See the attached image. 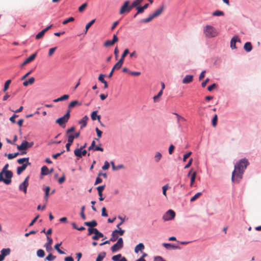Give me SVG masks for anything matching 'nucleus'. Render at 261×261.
<instances>
[{
    "instance_id": "nucleus-1",
    "label": "nucleus",
    "mask_w": 261,
    "mask_h": 261,
    "mask_svg": "<svg viewBox=\"0 0 261 261\" xmlns=\"http://www.w3.org/2000/svg\"><path fill=\"white\" fill-rule=\"evenodd\" d=\"M9 164H6L0 172V182H4L8 185L11 182V178L13 173L12 171L8 170Z\"/></svg>"
},
{
    "instance_id": "nucleus-2",
    "label": "nucleus",
    "mask_w": 261,
    "mask_h": 261,
    "mask_svg": "<svg viewBox=\"0 0 261 261\" xmlns=\"http://www.w3.org/2000/svg\"><path fill=\"white\" fill-rule=\"evenodd\" d=\"M249 165L248 160L243 158L237 162L234 165V169L232 172V179H234V174L236 171L244 172L247 166Z\"/></svg>"
},
{
    "instance_id": "nucleus-3",
    "label": "nucleus",
    "mask_w": 261,
    "mask_h": 261,
    "mask_svg": "<svg viewBox=\"0 0 261 261\" xmlns=\"http://www.w3.org/2000/svg\"><path fill=\"white\" fill-rule=\"evenodd\" d=\"M203 31L205 36L208 38L215 37L219 34L217 30L211 25H206L204 27Z\"/></svg>"
},
{
    "instance_id": "nucleus-4",
    "label": "nucleus",
    "mask_w": 261,
    "mask_h": 261,
    "mask_svg": "<svg viewBox=\"0 0 261 261\" xmlns=\"http://www.w3.org/2000/svg\"><path fill=\"white\" fill-rule=\"evenodd\" d=\"M124 232H125L124 230H117V229L114 230L112 233L111 238L110 239V240L106 241L105 242L100 243L99 244L100 246H102L105 244H110V242H115L117 240V237L116 236H115V233L116 232H119V235L123 236Z\"/></svg>"
},
{
    "instance_id": "nucleus-5",
    "label": "nucleus",
    "mask_w": 261,
    "mask_h": 261,
    "mask_svg": "<svg viewBox=\"0 0 261 261\" xmlns=\"http://www.w3.org/2000/svg\"><path fill=\"white\" fill-rule=\"evenodd\" d=\"M132 8H133V7H132V4L130 5V1H126L124 2L120 9L119 14L122 15L125 13H128Z\"/></svg>"
},
{
    "instance_id": "nucleus-6",
    "label": "nucleus",
    "mask_w": 261,
    "mask_h": 261,
    "mask_svg": "<svg viewBox=\"0 0 261 261\" xmlns=\"http://www.w3.org/2000/svg\"><path fill=\"white\" fill-rule=\"evenodd\" d=\"M123 247V240L122 238H119L117 242L114 245H113L111 248V250L112 252H116L121 249H122Z\"/></svg>"
},
{
    "instance_id": "nucleus-7",
    "label": "nucleus",
    "mask_w": 261,
    "mask_h": 261,
    "mask_svg": "<svg viewBox=\"0 0 261 261\" xmlns=\"http://www.w3.org/2000/svg\"><path fill=\"white\" fill-rule=\"evenodd\" d=\"M70 118V115L68 114H65L63 116L57 119L56 120V123L59 124L60 126L62 127H65V124L67 123Z\"/></svg>"
},
{
    "instance_id": "nucleus-8",
    "label": "nucleus",
    "mask_w": 261,
    "mask_h": 261,
    "mask_svg": "<svg viewBox=\"0 0 261 261\" xmlns=\"http://www.w3.org/2000/svg\"><path fill=\"white\" fill-rule=\"evenodd\" d=\"M175 217V213L172 210H168L163 216V219L165 221L173 220Z\"/></svg>"
},
{
    "instance_id": "nucleus-9",
    "label": "nucleus",
    "mask_w": 261,
    "mask_h": 261,
    "mask_svg": "<svg viewBox=\"0 0 261 261\" xmlns=\"http://www.w3.org/2000/svg\"><path fill=\"white\" fill-rule=\"evenodd\" d=\"M244 172L236 171L234 174V179H232V175H231V180L232 182L239 184L243 178V175Z\"/></svg>"
},
{
    "instance_id": "nucleus-10",
    "label": "nucleus",
    "mask_w": 261,
    "mask_h": 261,
    "mask_svg": "<svg viewBox=\"0 0 261 261\" xmlns=\"http://www.w3.org/2000/svg\"><path fill=\"white\" fill-rule=\"evenodd\" d=\"M29 178V176H27L24 180L19 185V190L20 191H23L24 193H27V187L29 186L28 179Z\"/></svg>"
},
{
    "instance_id": "nucleus-11",
    "label": "nucleus",
    "mask_w": 261,
    "mask_h": 261,
    "mask_svg": "<svg viewBox=\"0 0 261 261\" xmlns=\"http://www.w3.org/2000/svg\"><path fill=\"white\" fill-rule=\"evenodd\" d=\"M47 242H46L44 246L47 252H50L53 249L52 247H51V246L52 243H53V239L47 236Z\"/></svg>"
},
{
    "instance_id": "nucleus-12",
    "label": "nucleus",
    "mask_w": 261,
    "mask_h": 261,
    "mask_svg": "<svg viewBox=\"0 0 261 261\" xmlns=\"http://www.w3.org/2000/svg\"><path fill=\"white\" fill-rule=\"evenodd\" d=\"M173 114L175 115L177 117V122L178 127H181L182 123L186 121V119L176 113H173Z\"/></svg>"
},
{
    "instance_id": "nucleus-13",
    "label": "nucleus",
    "mask_w": 261,
    "mask_h": 261,
    "mask_svg": "<svg viewBox=\"0 0 261 261\" xmlns=\"http://www.w3.org/2000/svg\"><path fill=\"white\" fill-rule=\"evenodd\" d=\"M165 6L164 4H162L161 5H160V7L152 14L154 18H155L160 16L163 12Z\"/></svg>"
},
{
    "instance_id": "nucleus-14",
    "label": "nucleus",
    "mask_w": 261,
    "mask_h": 261,
    "mask_svg": "<svg viewBox=\"0 0 261 261\" xmlns=\"http://www.w3.org/2000/svg\"><path fill=\"white\" fill-rule=\"evenodd\" d=\"M162 245L165 248H166L167 249H181V247H179V246H178L177 245H175V244H170V243H163Z\"/></svg>"
},
{
    "instance_id": "nucleus-15",
    "label": "nucleus",
    "mask_w": 261,
    "mask_h": 261,
    "mask_svg": "<svg viewBox=\"0 0 261 261\" xmlns=\"http://www.w3.org/2000/svg\"><path fill=\"white\" fill-rule=\"evenodd\" d=\"M29 142L25 140L22 142L21 144L19 145H17V148L19 150H25L28 149Z\"/></svg>"
},
{
    "instance_id": "nucleus-16",
    "label": "nucleus",
    "mask_w": 261,
    "mask_h": 261,
    "mask_svg": "<svg viewBox=\"0 0 261 261\" xmlns=\"http://www.w3.org/2000/svg\"><path fill=\"white\" fill-rule=\"evenodd\" d=\"M36 56H37V53H34V54H32V55H31L29 57H28V58H27L25 60V61L22 64L21 66H23L25 65L26 64H28L29 63L33 61L35 59Z\"/></svg>"
},
{
    "instance_id": "nucleus-17",
    "label": "nucleus",
    "mask_w": 261,
    "mask_h": 261,
    "mask_svg": "<svg viewBox=\"0 0 261 261\" xmlns=\"http://www.w3.org/2000/svg\"><path fill=\"white\" fill-rule=\"evenodd\" d=\"M88 119L89 117L87 115H85L79 121V123L81 124V129H83L84 127L86 126L87 124V122Z\"/></svg>"
},
{
    "instance_id": "nucleus-18",
    "label": "nucleus",
    "mask_w": 261,
    "mask_h": 261,
    "mask_svg": "<svg viewBox=\"0 0 261 261\" xmlns=\"http://www.w3.org/2000/svg\"><path fill=\"white\" fill-rule=\"evenodd\" d=\"M237 41H240V40L237 36H235L232 38L230 41V47L232 49L237 48L236 43Z\"/></svg>"
},
{
    "instance_id": "nucleus-19",
    "label": "nucleus",
    "mask_w": 261,
    "mask_h": 261,
    "mask_svg": "<svg viewBox=\"0 0 261 261\" xmlns=\"http://www.w3.org/2000/svg\"><path fill=\"white\" fill-rule=\"evenodd\" d=\"M193 80V75H186L183 79L182 82L183 84H189L192 82Z\"/></svg>"
},
{
    "instance_id": "nucleus-20",
    "label": "nucleus",
    "mask_w": 261,
    "mask_h": 261,
    "mask_svg": "<svg viewBox=\"0 0 261 261\" xmlns=\"http://www.w3.org/2000/svg\"><path fill=\"white\" fill-rule=\"evenodd\" d=\"M73 137L72 136H68V142L66 144V148L67 151H70V146L73 142Z\"/></svg>"
},
{
    "instance_id": "nucleus-21",
    "label": "nucleus",
    "mask_w": 261,
    "mask_h": 261,
    "mask_svg": "<svg viewBox=\"0 0 261 261\" xmlns=\"http://www.w3.org/2000/svg\"><path fill=\"white\" fill-rule=\"evenodd\" d=\"M84 225L89 226V227L94 228V227L97 225V223L96 220H93L90 222H84Z\"/></svg>"
},
{
    "instance_id": "nucleus-22",
    "label": "nucleus",
    "mask_w": 261,
    "mask_h": 261,
    "mask_svg": "<svg viewBox=\"0 0 261 261\" xmlns=\"http://www.w3.org/2000/svg\"><path fill=\"white\" fill-rule=\"evenodd\" d=\"M103 234L97 229V231L95 232L94 236L92 237V239L94 240H98L100 238L103 237Z\"/></svg>"
},
{
    "instance_id": "nucleus-23",
    "label": "nucleus",
    "mask_w": 261,
    "mask_h": 261,
    "mask_svg": "<svg viewBox=\"0 0 261 261\" xmlns=\"http://www.w3.org/2000/svg\"><path fill=\"white\" fill-rule=\"evenodd\" d=\"M244 48L247 52H250L252 49V45L250 42H247L244 45Z\"/></svg>"
},
{
    "instance_id": "nucleus-24",
    "label": "nucleus",
    "mask_w": 261,
    "mask_h": 261,
    "mask_svg": "<svg viewBox=\"0 0 261 261\" xmlns=\"http://www.w3.org/2000/svg\"><path fill=\"white\" fill-rule=\"evenodd\" d=\"M144 245L143 243H140L139 244H138L135 248V253H137L139 251H142L143 249H144Z\"/></svg>"
},
{
    "instance_id": "nucleus-25",
    "label": "nucleus",
    "mask_w": 261,
    "mask_h": 261,
    "mask_svg": "<svg viewBox=\"0 0 261 261\" xmlns=\"http://www.w3.org/2000/svg\"><path fill=\"white\" fill-rule=\"evenodd\" d=\"M35 82V78L33 77H31L29 78L28 80L25 81L23 83V85L25 87L28 86L29 85L33 84Z\"/></svg>"
},
{
    "instance_id": "nucleus-26",
    "label": "nucleus",
    "mask_w": 261,
    "mask_h": 261,
    "mask_svg": "<svg viewBox=\"0 0 261 261\" xmlns=\"http://www.w3.org/2000/svg\"><path fill=\"white\" fill-rule=\"evenodd\" d=\"M97 111H93L91 115V119L93 120H95L96 119H98L99 122H100V116L97 115Z\"/></svg>"
},
{
    "instance_id": "nucleus-27",
    "label": "nucleus",
    "mask_w": 261,
    "mask_h": 261,
    "mask_svg": "<svg viewBox=\"0 0 261 261\" xmlns=\"http://www.w3.org/2000/svg\"><path fill=\"white\" fill-rule=\"evenodd\" d=\"M69 95L65 94V95L62 96L61 97H60L59 98H58L57 99H54L53 100V101L54 102H58L59 101L67 100V99H68L69 98Z\"/></svg>"
},
{
    "instance_id": "nucleus-28",
    "label": "nucleus",
    "mask_w": 261,
    "mask_h": 261,
    "mask_svg": "<svg viewBox=\"0 0 261 261\" xmlns=\"http://www.w3.org/2000/svg\"><path fill=\"white\" fill-rule=\"evenodd\" d=\"M11 250L10 248H4L1 251L2 256L5 258V256L10 254Z\"/></svg>"
},
{
    "instance_id": "nucleus-29",
    "label": "nucleus",
    "mask_w": 261,
    "mask_h": 261,
    "mask_svg": "<svg viewBox=\"0 0 261 261\" xmlns=\"http://www.w3.org/2000/svg\"><path fill=\"white\" fill-rule=\"evenodd\" d=\"M106 253L105 251L100 252L96 258V261H102L106 257Z\"/></svg>"
},
{
    "instance_id": "nucleus-30",
    "label": "nucleus",
    "mask_w": 261,
    "mask_h": 261,
    "mask_svg": "<svg viewBox=\"0 0 261 261\" xmlns=\"http://www.w3.org/2000/svg\"><path fill=\"white\" fill-rule=\"evenodd\" d=\"M153 18H154L151 14L147 18L141 20L140 22L141 23H148V22L151 21Z\"/></svg>"
},
{
    "instance_id": "nucleus-31",
    "label": "nucleus",
    "mask_w": 261,
    "mask_h": 261,
    "mask_svg": "<svg viewBox=\"0 0 261 261\" xmlns=\"http://www.w3.org/2000/svg\"><path fill=\"white\" fill-rule=\"evenodd\" d=\"M123 62L124 61L123 60V59H120V60L118 61V62L117 63H116V64L114 66L113 68L114 69H120L123 63Z\"/></svg>"
},
{
    "instance_id": "nucleus-32",
    "label": "nucleus",
    "mask_w": 261,
    "mask_h": 261,
    "mask_svg": "<svg viewBox=\"0 0 261 261\" xmlns=\"http://www.w3.org/2000/svg\"><path fill=\"white\" fill-rule=\"evenodd\" d=\"M162 157V154L160 152H156L155 153V155L154 156V161L156 163H158L161 160Z\"/></svg>"
},
{
    "instance_id": "nucleus-33",
    "label": "nucleus",
    "mask_w": 261,
    "mask_h": 261,
    "mask_svg": "<svg viewBox=\"0 0 261 261\" xmlns=\"http://www.w3.org/2000/svg\"><path fill=\"white\" fill-rule=\"evenodd\" d=\"M41 174L42 175H46L49 174V170L46 166H43L41 168Z\"/></svg>"
},
{
    "instance_id": "nucleus-34",
    "label": "nucleus",
    "mask_w": 261,
    "mask_h": 261,
    "mask_svg": "<svg viewBox=\"0 0 261 261\" xmlns=\"http://www.w3.org/2000/svg\"><path fill=\"white\" fill-rule=\"evenodd\" d=\"M26 169L25 165H22L21 166H19L17 168V174H20L24 170Z\"/></svg>"
},
{
    "instance_id": "nucleus-35",
    "label": "nucleus",
    "mask_w": 261,
    "mask_h": 261,
    "mask_svg": "<svg viewBox=\"0 0 261 261\" xmlns=\"http://www.w3.org/2000/svg\"><path fill=\"white\" fill-rule=\"evenodd\" d=\"M143 1V0H135L132 3V7L133 8H136L140 6V5Z\"/></svg>"
},
{
    "instance_id": "nucleus-36",
    "label": "nucleus",
    "mask_w": 261,
    "mask_h": 261,
    "mask_svg": "<svg viewBox=\"0 0 261 261\" xmlns=\"http://www.w3.org/2000/svg\"><path fill=\"white\" fill-rule=\"evenodd\" d=\"M81 106V103H80L77 100H74L71 101L68 105V108L74 107L76 106Z\"/></svg>"
},
{
    "instance_id": "nucleus-37",
    "label": "nucleus",
    "mask_w": 261,
    "mask_h": 261,
    "mask_svg": "<svg viewBox=\"0 0 261 261\" xmlns=\"http://www.w3.org/2000/svg\"><path fill=\"white\" fill-rule=\"evenodd\" d=\"M212 15L214 16H224V13L220 10H216L212 13Z\"/></svg>"
},
{
    "instance_id": "nucleus-38",
    "label": "nucleus",
    "mask_w": 261,
    "mask_h": 261,
    "mask_svg": "<svg viewBox=\"0 0 261 261\" xmlns=\"http://www.w3.org/2000/svg\"><path fill=\"white\" fill-rule=\"evenodd\" d=\"M196 176V171L193 172V173L191 175V183H190L191 187H192L193 186L194 182H195Z\"/></svg>"
},
{
    "instance_id": "nucleus-39",
    "label": "nucleus",
    "mask_w": 261,
    "mask_h": 261,
    "mask_svg": "<svg viewBox=\"0 0 261 261\" xmlns=\"http://www.w3.org/2000/svg\"><path fill=\"white\" fill-rule=\"evenodd\" d=\"M111 164L112 166V168L114 170H119L120 169H122L123 168V165H122V164H120L119 165L117 166V167H116L114 165V163L113 161L111 162Z\"/></svg>"
},
{
    "instance_id": "nucleus-40",
    "label": "nucleus",
    "mask_w": 261,
    "mask_h": 261,
    "mask_svg": "<svg viewBox=\"0 0 261 261\" xmlns=\"http://www.w3.org/2000/svg\"><path fill=\"white\" fill-rule=\"evenodd\" d=\"M82 149L81 148H76L74 151V153L75 156H76L78 158H82Z\"/></svg>"
},
{
    "instance_id": "nucleus-41",
    "label": "nucleus",
    "mask_w": 261,
    "mask_h": 261,
    "mask_svg": "<svg viewBox=\"0 0 261 261\" xmlns=\"http://www.w3.org/2000/svg\"><path fill=\"white\" fill-rule=\"evenodd\" d=\"M118 219H120L121 221H120V222L117 225V227L118 228V229H117V230H122L120 227V226L121 225L123 222H124L125 221V218H122V217L119 216L118 217Z\"/></svg>"
},
{
    "instance_id": "nucleus-42",
    "label": "nucleus",
    "mask_w": 261,
    "mask_h": 261,
    "mask_svg": "<svg viewBox=\"0 0 261 261\" xmlns=\"http://www.w3.org/2000/svg\"><path fill=\"white\" fill-rule=\"evenodd\" d=\"M62 243H58L55 245V249L59 252V253L61 254H65V252L63 251H62L60 248L59 247L61 246Z\"/></svg>"
},
{
    "instance_id": "nucleus-43",
    "label": "nucleus",
    "mask_w": 261,
    "mask_h": 261,
    "mask_svg": "<svg viewBox=\"0 0 261 261\" xmlns=\"http://www.w3.org/2000/svg\"><path fill=\"white\" fill-rule=\"evenodd\" d=\"M37 255L39 257H43L45 255V253L43 250L40 249L37 251Z\"/></svg>"
},
{
    "instance_id": "nucleus-44",
    "label": "nucleus",
    "mask_w": 261,
    "mask_h": 261,
    "mask_svg": "<svg viewBox=\"0 0 261 261\" xmlns=\"http://www.w3.org/2000/svg\"><path fill=\"white\" fill-rule=\"evenodd\" d=\"M95 19H94L90 21L87 24L85 27V33H86L88 30V29L91 27V26L95 22Z\"/></svg>"
},
{
    "instance_id": "nucleus-45",
    "label": "nucleus",
    "mask_w": 261,
    "mask_h": 261,
    "mask_svg": "<svg viewBox=\"0 0 261 261\" xmlns=\"http://www.w3.org/2000/svg\"><path fill=\"white\" fill-rule=\"evenodd\" d=\"M11 82V80H7L5 82V85H4V89H3V91L4 92H6L8 89L9 85H10Z\"/></svg>"
},
{
    "instance_id": "nucleus-46",
    "label": "nucleus",
    "mask_w": 261,
    "mask_h": 261,
    "mask_svg": "<svg viewBox=\"0 0 261 261\" xmlns=\"http://www.w3.org/2000/svg\"><path fill=\"white\" fill-rule=\"evenodd\" d=\"M56 256L53 255L51 253H49L45 258V260L53 261L56 258Z\"/></svg>"
},
{
    "instance_id": "nucleus-47",
    "label": "nucleus",
    "mask_w": 261,
    "mask_h": 261,
    "mask_svg": "<svg viewBox=\"0 0 261 261\" xmlns=\"http://www.w3.org/2000/svg\"><path fill=\"white\" fill-rule=\"evenodd\" d=\"M88 236H90L93 233L95 234V232H96V231H97V229L95 228L89 227L88 228Z\"/></svg>"
},
{
    "instance_id": "nucleus-48",
    "label": "nucleus",
    "mask_w": 261,
    "mask_h": 261,
    "mask_svg": "<svg viewBox=\"0 0 261 261\" xmlns=\"http://www.w3.org/2000/svg\"><path fill=\"white\" fill-rule=\"evenodd\" d=\"M217 120H218L217 115L215 114L214 115V116L213 117L212 120V125L214 127H215L217 125Z\"/></svg>"
},
{
    "instance_id": "nucleus-49",
    "label": "nucleus",
    "mask_w": 261,
    "mask_h": 261,
    "mask_svg": "<svg viewBox=\"0 0 261 261\" xmlns=\"http://www.w3.org/2000/svg\"><path fill=\"white\" fill-rule=\"evenodd\" d=\"M85 208V206L84 205L82 206L81 207V213H80L81 217L82 218V219H83V220H85L86 219V216L84 214Z\"/></svg>"
},
{
    "instance_id": "nucleus-50",
    "label": "nucleus",
    "mask_w": 261,
    "mask_h": 261,
    "mask_svg": "<svg viewBox=\"0 0 261 261\" xmlns=\"http://www.w3.org/2000/svg\"><path fill=\"white\" fill-rule=\"evenodd\" d=\"M74 20V18L73 17H69L68 18L64 20L63 22H62V24H66L67 23H68V22H72V21H73Z\"/></svg>"
},
{
    "instance_id": "nucleus-51",
    "label": "nucleus",
    "mask_w": 261,
    "mask_h": 261,
    "mask_svg": "<svg viewBox=\"0 0 261 261\" xmlns=\"http://www.w3.org/2000/svg\"><path fill=\"white\" fill-rule=\"evenodd\" d=\"M163 94V91H162V90H161L158 94L156 95H155L154 97H153V100H154V102H156L158 101V99H159V98L162 96V95Z\"/></svg>"
},
{
    "instance_id": "nucleus-52",
    "label": "nucleus",
    "mask_w": 261,
    "mask_h": 261,
    "mask_svg": "<svg viewBox=\"0 0 261 261\" xmlns=\"http://www.w3.org/2000/svg\"><path fill=\"white\" fill-rule=\"evenodd\" d=\"M122 257V255L121 254H118L116 255H114L112 257V259L113 261H119L120 258Z\"/></svg>"
},
{
    "instance_id": "nucleus-53",
    "label": "nucleus",
    "mask_w": 261,
    "mask_h": 261,
    "mask_svg": "<svg viewBox=\"0 0 261 261\" xmlns=\"http://www.w3.org/2000/svg\"><path fill=\"white\" fill-rule=\"evenodd\" d=\"M202 193L201 192H198L196 193L194 196H193L191 199L190 201L193 202L195 201L196 199H197L200 195H201Z\"/></svg>"
},
{
    "instance_id": "nucleus-54",
    "label": "nucleus",
    "mask_w": 261,
    "mask_h": 261,
    "mask_svg": "<svg viewBox=\"0 0 261 261\" xmlns=\"http://www.w3.org/2000/svg\"><path fill=\"white\" fill-rule=\"evenodd\" d=\"M87 6V4L86 3L82 4L80 7L79 8V11L80 12H82L84 11V10L85 9V8Z\"/></svg>"
},
{
    "instance_id": "nucleus-55",
    "label": "nucleus",
    "mask_w": 261,
    "mask_h": 261,
    "mask_svg": "<svg viewBox=\"0 0 261 261\" xmlns=\"http://www.w3.org/2000/svg\"><path fill=\"white\" fill-rule=\"evenodd\" d=\"M129 54V50L128 49L126 48L125 49L123 54H122L121 55V59H123V60L124 61V58Z\"/></svg>"
},
{
    "instance_id": "nucleus-56",
    "label": "nucleus",
    "mask_w": 261,
    "mask_h": 261,
    "mask_svg": "<svg viewBox=\"0 0 261 261\" xmlns=\"http://www.w3.org/2000/svg\"><path fill=\"white\" fill-rule=\"evenodd\" d=\"M169 188V187L168 184H166L162 187L163 194L165 196H166V191Z\"/></svg>"
},
{
    "instance_id": "nucleus-57",
    "label": "nucleus",
    "mask_w": 261,
    "mask_h": 261,
    "mask_svg": "<svg viewBox=\"0 0 261 261\" xmlns=\"http://www.w3.org/2000/svg\"><path fill=\"white\" fill-rule=\"evenodd\" d=\"M28 160H29V158H20V159H19L17 160V163L18 164H24L23 163L25 161H28Z\"/></svg>"
},
{
    "instance_id": "nucleus-58",
    "label": "nucleus",
    "mask_w": 261,
    "mask_h": 261,
    "mask_svg": "<svg viewBox=\"0 0 261 261\" xmlns=\"http://www.w3.org/2000/svg\"><path fill=\"white\" fill-rule=\"evenodd\" d=\"M105 185L102 186H99L96 188V189L98 191V193L100 194L101 193H102V191L104 190L105 188Z\"/></svg>"
},
{
    "instance_id": "nucleus-59",
    "label": "nucleus",
    "mask_w": 261,
    "mask_h": 261,
    "mask_svg": "<svg viewBox=\"0 0 261 261\" xmlns=\"http://www.w3.org/2000/svg\"><path fill=\"white\" fill-rule=\"evenodd\" d=\"M113 44L114 43L112 42V41L110 40H107L104 43V45L106 47H108L113 45Z\"/></svg>"
},
{
    "instance_id": "nucleus-60",
    "label": "nucleus",
    "mask_w": 261,
    "mask_h": 261,
    "mask_svg": "<svg viewBox=\"0 0 261 261\" xmlns=\"http://www.w3.org/2000/svg\"><path fill=\"white\" fill-rule=\"evenodd\" d=\"M135 8L137 9L138 13L139 14L143 13L145 10L142 6H138Z\"/></svg>"
},
{
    "instance_id": "nucleus-61",
    "label": "nucleus",
    "mask_w": 261,
    "mask_h": 261,
    "mask_svg": "<svg viewBox=\"0 0 261 261\" xmlns=\"http://www.w3.org/2000/svg\"><path fill=\"white\" fill-rule=\"evenodd\" d=\"M110 167L109 163L108 161H105L104 165L102 167V170H106Z\"/></svg>"
},
{
    "instance_id": "nucleus-62",
    "label": "nucleus",
    "mask_w": 261,
    "mask_h": 261,
    "mask_svg": "<svg viewBox=\"0 0 261 261\" xmlns=\"http://www.w3.org/2000/svg\"><path fill=\"white\" fill-rule=\"evenodd\" d=\"M191 154H192L191 151H189V152H187V153L185 154L184 155L183 161L186 162V160L190 157V156L191 155Z\"/></svg>"
},
{
    "instance_id": "nucleus-63",
    "label": "nucleus",
    "mask_w": 261,
    "mask_h": 261,
    "mask_svg": "<svg viewBox=\"0 0 261 261\" xmlns=\"http://www.w3.org/2000/svg\"><path fill=\"white\" fill-rule=\"evenodd\" d=\"M153 261H166L161 256H156L154 257Z\"/></svg>"
},
{
    "instance_id": "nucleus-64",
    "label": "nucleus",
    "mask_w": 261,
    "mask_h": 261,
    "mask_svg": "<svg viewBox=\"0 0 261 261\" xmlns=\"http://www.w3.org/2000/svg\"><path fill=\"white\" fill-rule=\"evenodd\" d=\"M44 35V33H43V32H42L41 31V32H40L39 33H38L36 35V39H39L41 38L42 37H43V36Z\"/></svg>"
}]
</instances>
